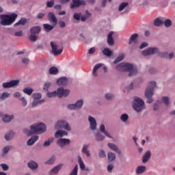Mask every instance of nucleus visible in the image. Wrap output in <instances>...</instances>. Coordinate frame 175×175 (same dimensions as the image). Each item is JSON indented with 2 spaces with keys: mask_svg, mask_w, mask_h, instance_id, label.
Segmentation results:
<instances>
[{
  "mask_svg": "<svg viewBox=\"0 0 175 175\" xmlns=\"http://www.w3.org/2000/svg\"><path fill=\"white\" fill-rule=\"evenodd\" d=\"M116 70L120 72H129V77L135 76L137 74V68L129 63H120L116 66Z\"/></svg>",
  "mask_w": 175,
  "mask_h": 175,
  "instance_id": "f257e3e1",
  "label": "nucleus"
},
{
  "mask_svg": "<svg viewBox=\"0 0 175 175\" xmlns=\"http://www.w3.org/2000/svg\"><path fill=\"white\" fill-rule=\"evenodd\" d=\"M30 131L28 129H25L23 131L24 133L27 135V136H31L32 135H35L38 133V135H40V133H44V131H46V124L43 123H39L36 124L31 125L30 127Z\"/></svg>",
  "mask_w": 175,
  "mask_h": 175,
  "instance_id": "f03ea898",
  "label": "nucleus"
},
{
  "mask_svg": "<svg viewBox=\"0 0 175 175\" xmlns=\"http://www.w3.org/2000/svg\"><path fill=\"white\" fill-rule=\"evenodd\" d=\"M157 87L156 81H150L148 84V88L145 91V97L146 98L147 103H152L154 100L152 99V96L154 95V89Z\"/></svg>",
  "mask_w": 175,
  "mask_h": 175,
  "instance_id": "7ed1b4c3",
  "label": "nucleus"
},
{
  "mask_svg": "<svg viewBox=\"0 0 175 175\" xmlns=\"http://www.w3.org/2000/svg\"><path fill=\"white\" fill-rule=\"evenodd\" d=\"M70 94V90L66 89L64 88H59L57 91H54L52 92H48L47 96L48 98H53L54 96H59V98H62L63 96H68Z\"/></svg>",
  "mask_w": 175,
  "mask_h": 175,
  "instance_id": "20e7f679",
  "label": "nucleus"
},
{
  "mask_svg": "<svg viewBox=\"0 0 175 175\" xmlns=\"http://www.w3.org/2000/svg\"><path fill=\"white\" fill-rule=\"evenodd\" d=\"M1 25H10L14 23L17 18V14H12L11 15H1Z\"/></svg>",
  "mask_w": 175,
  "mask_h": 175,
  "instance_id": "39448f33",
  "label": "nucleus"
},
{
  "mask_svg": "<svg viewBox=\"0 0 175 175\" xmlns=\"http://www.w3.org/2000/svg\"><path fill=\"white\" fill-rule=\"evenodd\" d=\"M133 108L137 113L142 111L146 109L144 106V101L143 99L139 97H134V101L133 102Z\"/></svg>",
  "mask_w": 175,
  "mask_h": 175,
  "instance_id": "423d86ee",
  "label": "nucleus"
},
{
  "mask_svg": "<svg viewBox=\"0 0 175 175\" xmlns=\"http://www.w3.org/2000/svg\"><path fill=\"white\" fill-rule=\"evenodd\" d=\"M55 129H66V131H70V126H69V124L66 122V121L60 120L58 121L55 126Z\"/></svg>",
  "mask_w": 175,
  "mask_h": 175,
  "instance_id": "0eeeda50",
  "label": "nucleus"
},
{
  "mask_svg": "<svg viewBox=\"0 0 175 175\" xmlns=\"http://www.w3.org/2000/svg\"><path fill=\"white\" fill-rule=\"evenodd\" d=\"M51 47L52 49V53L54 55H61V54H62V51L64 49H62V48L58 49V45L55 44V42H51Z\"/></svg>",
  "mask_w": 175,
  "mask_h": 175,
  "instance_id": "6e6552de",
  "label": "nucleus"
},
{
  "mask_svg": "<svg viewBox=\"0 0 175 175\" xmlns=\"http://www.w3.org/2000/svg\"><path fill=\"white\" fill-rule=\"evenodd\" d=\"M159 51L157 48H148V49L142 51V55L147 56V55H152V54H158Z\"/></svg>",
  "mask_w": 175,
  "mask_h": 175,
  "instance_id": "1a4fd4ad",
  "label": "nucleus"
},
{
  "mask_svg": "<svg viewBox=\"0 0 175 175\" xmlns=\"http://www.w3.org/2000/svg\"><path fill=\"white\" fill-rule=\"evenodd\" d=\"M83 107V100H79L75 104H70L68 105V107L70 110H78V109H81Z\"/></svg>",
  "mask_w": 175,
  "mask_h": 175,
  "instance_id": "9d476101",
  "label": "nucleus"
},
{
  "mask_svg": "<svg viewBox=\"0 0 175 175\" xmlns=\"http://www.w3.org/2000/svg\"><path fill=\"white\" fill-rule=\"evenodd\" d=\"M86 2L85 0H72V3L70 4V9H75V8H79L81 5H85Z\"/></svg>",
  "mask_w": 175,
  "mask_h": 175,
  "instance_id": "9b49d317",
  "label": "nucleus"
},
{
  "mask_svg": "<svg viewBox=\"0 0 175 175\" xmlns=\"http://www.w3.org/2000/svg\"><path fill=\"white\" fill-rule=\"evenodd\" d=\"M18 83H20L18 80H12L10 82L3 83V87L4 88H12V87H16V85H18Z\"/></svg>",
  "mask_w": 175,
  "mask_h": 175,
  "instance_id": "f8f14e48",
  "label": "nucleus"
},
{
  "mask_svg": "<svg viewBox=\"0 0 175 175\" xmlns=\"http://www.w3.org/2000/svg\"><path fill=\"white\" fill-rule=\"evenodd\" d=\"M48 18L50 23L53 24V25H57L58 20L57 19V17H55L54 12H49Z\"/></svg>",
  "mask_w": 175,
  "mask_h": 175,
  "instance_id": "ddd939ff",
  "label": "nucleus"
},
{
  "mask_svg": "<svg viewBox=\"0 0 175 175\" xmlns=\"http://www.w3.org/2000/svg\"><path fill=\"white\" fill-rule=\"evenodd\" d=\"M88 120L90 124V129L95 131L96 129V120L92 116H89Z\"/></svg>",
  "mask_w": 175,
  "mask_h": 175,
  "instance_id": "4468645a",
  "label": "nucleus"
},
{
  "mask_svg": "<svg viewBox=\"0 0 175 175\" xmlns=\"http://www.w3.org/2000/svg\"><path fill=\"white\" fill-rule=\"evenodd\" d=\"M70 143V140L68 139H59L57 142V144H58V146H59V147H64V146H66L68 144H69Z\"/></svg>",
  "mask_w": 175,
  "mask_h": 175,
  "instance_id": "2eb2a0df",
  "label": "nucleus"
},
{
  "mask_svg": "<svg viewBox=\"0 0 175 175\" xmlns=\"http://www.w3.org/2000/svg\"><path fill=\"white\" fill-rule=\"evenodd\" d=\"M137 38H139V34L137 33L131 35L129 38V44H136V43H137Z\"/></svg>",
  "mask_w": 175,
  "mask_h": 175,
  "instance_id": "dca6fc26",
  "label": "nucleus"
},
{
  "mask_svg": "<svg viewBox=\"0 0 175 175\" xmlns=\"http://www.w3.org/2000/svg\"><path fill=\"white\" fill-rule=\"evenodd\" d=\"M113 35H114V32L110 31L107 36V42L109 46H114V39L113 38Z\"/></svg>",
  "mask_w": 175,
  "mask_h": 175,
  "instance_id": "f3484780",
  "label": "nucleus"
},
{
  "mask_svg": "<svg viewBox=\"0 0 175 175\" xmlns=\"http://www.w3.org/2000/svg\"><path fill=\"white\" fill-rule=\"evenodd\" d=\"M64 164H59L58 165L54 167L52 170H50L49 174H57L61 169H62Z\"/></svg>",
  "mask_w": 175,
  "mask_h": 175,
  "instance_id": "a211bd4d",
  "label": "nucleus"
},
{
  "mask_svg": "<svg viewBox=\"0 0 175 175\" xmlns=\"http://www.w3.org/2000/svg\"><path fill=\"white\" fill-rule=\"evenodd\" d=\"M108 147L112 150V151H115L116 154H118L119 155H121V150L118 149V146H116L114 144L109 143Z\"/></svg>",
  "mask_w": 175,
  "mask_h": 175,
  "instance_id": "6ab92c4d",
  "label": "nucleus"
},
{
  "mask_svg": "<svg viewBox=\"0 0 175 175\" xmlns=\"http://www.w3.org/2000/svg\"><path fill=\"white\" fill-rule=\"evenodd\" d=\"M38 140H39V136H33L27 141V146H33V144H35L36 142H38Z\"/></svg>",
  "mask_w": 175,
  "mask_h": 175,
  "instance_id": "aec40b11",
  "label": "nucleus"
},
{
  "mask_svg": "<svg viewBox=\"0 0 175 175\" xmlns=\"http://www.w3.org/2000/svg\"><path fill=\"white\" fill-rule=\"evenodd\" d=\"M146 167L144 165H139L136 168L135 173L137 175L143 174L146 170Z\"/></svg>",
  "mask_w": 175,
  "mask_h": 175,
  "instance_id": "412c9836",
  "label": "nucleus"
},
{
  "mask_svg": "<svg viewBox=\"0 0 175 175\" xmlns=\"http://www.w3.org/2000/svg\"><path fill=\"white\" fill-rule=\"evenodd\" d=\"M150 158H151V152H150V150H148L143 156V158H142L143 163H147V162H148Z\"/></svg>",
  "mask_w": 175,
  "mask_h": 175,
  "instance_id": "4be33fe9",
  "label": "nucleus"
},
{
  "mask_svg": "<svg viewBox=\"0 0 175 175\" xmlns=\"http://www.w3.org/2000/svg\"><path fill=\"white\" fill-rule=\"evenodd\" d=\"M159 55L161 58H167V57H168L169 59H172V58H173L174 57V53H170L168 55L167 52L160 53H159Z\"/></svg>",
  "mask_w": 175,
  "mask_h": 175,
  "instance_id": "5701e85b",
  "label": "nucleus"
},
{
  "mask_svg": "<svg viewBox=\"0 0 175 175\" xmlns=\"http://www.w3.org/2000/svg\"><path fill=\"white\" fill-rule=\"evenodd\" d=\"M64 136H68V132L59 130L55 134V137H64Z\"/></svg>",
  "mask_w": 175,
  "mask_h": 175,
  "instance_id": "b1692460",
  "label": "nucleus"
},
{
  "mask_svg": "<svg viewBox=\"0 0 175 175\" xmlns=\"http://www.w3.org/2000/svg\"><path fill=\"white\" fill-rule=\"evenodd\" d=\"M100 131L101 132V133H104V135H105V136H107V137H109L110 139H111V135H110L109 132H107V131H106L105 124H101L100 126Z\"/></svg>",
  "mask_w": 175,
  "mask_h": 175,
  "instance_id": "393cba45",
  "label": "nucleus"
},
{
  "mask_svg": "<svg viewBox=\"0 0 175 175\" xmlns=\"http://www.w3.org/2000/svg\"><path fill=\"white\" fill-rule=\"evenodd\" d=\"M57 83L58 85H66L68 84V79L66 77H62L57 79Z\"/></svg>",
  "mask_w": 175,
  "mask_h": 175,
  "instance_id": "a878e982",
  "label": "nucleus"
},
{
  "mask_svg": "<svg viewBox=\"0 0 175 175\" xmlns=\"http://www.w3.org/2000/svg\"><path fill=\"white\" fill-rule=\"evenodd\" d=\"M102 66H103V64L102 63H99L97 64L94 66V68H93V76L96 77L98 76V74H96V71L98 70V69H99V68H102Z\"/></svg>",
  "mask_w": 175,
  "mask_h": 175,
  "instance_id": "bb28decb",
  "label": "nucleus"
},
{
  "mask_svg": "<svg viewBox=\"0 0 175 175\" xmlns=\"http://www.w3.org/2000/svg\"><path fill=\"white\" fill-rule=\"evenodd\" d=\"M40 32V27H33L30 29V33L31 35H36V33H39Z\"/></svg>",
  "mask_w": 175,
  "mask_h": 175,
  "instance_id": "cd10ccee",
  "label": "nucleus"
},
{
  "mask_svg": "<svg viewBox=\"0 0 175 175\" xmlns=\"http://www.w3.org/2000/svg\"><path fill=\"white\" fill-rule=\"evenodd\" d=\"M103 54H104V55H106L107 57H111L113 51H111V50H110V49L109 48H105L103 51Z\"/></svg>",
  "mask_w": 175,
  "mask_h": 175,
  "instance_id": "c85d7f7f",
  "label": "nucleus"
},
{
  "mask_svg": "<svg viewBox=\"0 0 175 175\" xmlns=\"http://www.w3.org/2000/svg\"><path fill=\"white\" fill-rule=\"evenodd\" d=\"M13 118H14V116L4 115V116L3 117V122H10V121H12Z\"/></svg>",
  "mask_w": 175,
  "mask_h": 175,
  "instance_id": "c756f323",
  "label": "nucleus"
},
{
  "mask_svg": "<svg viewBox=\"0 0 175 175\" xmlns=\"http://www.w3.org/2000/svg\"><path fill=\"white\" fill-rule=\"evenodd\" d=\"M89 147H90V145H83L82 148V152L83 154H85L87 157H90V152L88 151Z\"/></svg>",
  "mask_w": 175,
  "mask_h": 175,
  "instance_id": "7c9ffc66",
  "label": "nucleus"
},
{
  "mask_svg": "<svg viewBox=\"0 0 175 175\" xmlns=\"http://www.w3.org/2000/svg\"><path fill=\"white\" fill-rule=\"evenodd\" d=\"M78 162L79 164L80 169H81L82 170H85V164H84V162L83 161V159L80 156H79Z\"/></svg>",
  "mask_w": 175,
  "mask_h": 175,
  "instance_id": "2f4dec72",
  "label": "nucleus"
},
{
  "mask_svg": "<svg viewBox=\"0 0 175 175\" xmlns=\"http://www.w3.org/2000/svg\"><path fill=\"white\" fill-rule=\"evenodd\" d=\"M14 137V133H13L12 131H10L5 135V139L8 142H9V140H12V138Z\"/></svg>",
  "mask_w": 175,
  "mask_h": 175,
  "instance_id": "473e14b6",
  "label": "nucleus"
},
{
  "mask_svg": "<svg viewBox=\"0 0 175 175\" xmlns=\"http://www.w3.org/2000/svg\"><path fill=\"white\" fill-rule=\"evenodd\" d=\"M49 75H58V68H57V67H51L49 68Z\"/></svg>",
  "mask_w": 175,
  "mask_h": 175,
  "instance_id": "72a5a7b5",
  "label": "nucleus"
},
{
  "mask_svg": "<svg viewBox=\"0 0 175 175\" xmlns=\"http://www.w3.org/2000/svg\"><path fill=\"white\" fill-rule=\"evenodd\" d=\"M43 27L46 32H50L52 29H54V26L50 25L49 24H44Z\"/></svg>",
  "mask_w": 175,
  "mask_h": 175,
  "instance_id": "f704fd0d",
  "label": "nucleus"
},
{
  "mask_svg": "<svg viewBox=\"0 0 175 175\" xmlns=\"http://www.w3.org/2000/svg\"><path fill=\"white\" fill-rule=\"evenodd\" d=\"M95 137L96 142H102L103 140H105V136H103L100 133H97L96 134H95Z\"/></svg>",
  "mask_w": 175,
  "mask_h": 175,
  "instance_id": "c9c22d12",
  "label": "nucleus"
},
{
  "mask_svg": "<svg viewBox=\"0 0 175 175\" xmlns=\"http://www.w3.org/2000/svg\"><path fill=\"white\" fill-rule=\"evenodd\" d=\"M126 6H129V3L128 2L122 3L118 8L119 12H122V10H124Z\"/></svg>",
  "mask_w": 175,
  "mask_h": 175,
  "instance_id": "e433bc0d",
  "label": "nucleus"
},
{
  "mask_svg": "<svg viewBox=\"0 0 175 175\" xmlns=\"http://www.w3.org/2000/svg\"><path fill=\"white\" fill-rule=\"evenodd\" d=\"M27 24V18H22L18 23L14 25V27H17V25H25Z\"/></svg>",
  "mask_w": 175,
  "mask_h": 175,
  "instance_id": "4c0bfd02",
  "label": "nucleus"
},
{
  "mask_svg": "<svg viewBox=\"0 0 175 175\" xmlns=\"http://www.w3.org/2000/svg\"><path fill=\"white\" fill-rule=\"evenodd\" d=\"M28 166L30 169H38V163L33 161H29L28 163Z\"/></svg>",
  "mask_w": 175,
  "mask_h": 175,
  "instance_id": "58836bf2",
  "label": "nucleus"
},
{
  "mask_svg": "<svg viewBox=\"0 0 175 175\" xmlns=\"http://www.w3.org/2000/svg\"><path fill=\"white\" fill-rule=\"evenodd\" d=\"M124 58H125V55L124 54L120 55L114 61H113V64H118V62H121V61H122V59H124Z\"/></svg>",
  "mask_w": 175,
  "mask_h": 175,
  "instance_id": "ea45409f",
  "label": "nucleus"
},
{
  "mask_svg": "<svg viewBox=\"0 0 175 175\" xmlns=\"http://www.w3.org/2000/svg\"><path fill=\"white\" fill-rule=\"evenodd\" d=\"M108 161L109 162H113L116 159V154L113 152H108Z\"/></svg>",
  "mask_w": 175,
  "mask_h": 175,
  "instance_id": "a19ab883",
  "label": "nucleus"
},
{
  "mask_svg": "<svg viewBox=\"0 0 175 175\" xmlns=\"http://www.w3.org/2000/svg\"><path fill=\"white\" fill-rule=\"evenodd\" d=\"M163 24V21H162L159 18H157L154 21V25L155 27H160V25H162Z\"/></svg>",
  "mask_w": 175,
  "mask_h": 175,
  "instance_id": "79ce46f5",
  "label": "nucleus"
},
{
  "mask_svg": "<svg viewBox=\"0 0 175 175\" xmlns=\"http://www.w3.org/2000/svg\"><path fill=\"white\" fill-rule=\"evenodd\" d=\"M43 102H44V100H35L33 101L31 106L33 107H36V106H38V105H40V103H43Z\"/></svg>",
  "mask_w": 175,
  "mask_h": 175,
  "instance_id": "37998d69",
  "label": "nucleus"
},
{
  "mask_svg": "<svg viewBox=\"0 0 175 175\" xmlns=\"http://www.w3.org/2000/svg\"><path fill=\"white\" fill-rule=\"evenodd\" d=\"M55 162V156H52L47 161L45 162L46 165H53Z\"/></svg>",
  "mask_w": 175,
  "mask_h": 175,
  "instance_id": "c03bdc74",
  "label": "nucleus"
},
{
  "mask_svg": "<svg viewBox=\"0 0 175 175\" xmlns=\"http://www.w3.org/2000/svg\"><path fill=\"white\" fill-rule=\"evenodd\" d=\"M23 92L25 94H27V95H32V92H33V89L32 88H25L23 90Z\"/></svg>",
  "mask_w": 175,
  "mask_h": 175,
  "instance_id": "a18cd8bd",
  "label": "nucleus"
},
{
  "mask_svg": "<svg viewBox=\"0 0 175 175\" xmlns=\"http://www.w3.org/2000/svg\"><path fill=\"white\" fill-rule=\"evenodd\" d=\"M79 172V166L77 165L75 166L74 169L71 171L69 175H77Z\"/></svg>",
  "mask_w": 175,
  "mask_h": 175,
  "instance_id": "49530a36",
  "label": "nucleus"
},
{
  "mask_svg": "<svg viewBox=\"0 0 175 175\" xmlns=\"http://www.w3.org/2000/svg\"><path fill=\"white\" fill-rule=\"evenodd\" d=\"M32 98H34V100H39L42 98V94L40 93H34L32 94Z\"/></svg>",
  "mask_w": 175,
  "mask_h": 175,
  "instance_id": "de8ad7c7",
  "label": "nucleus"
},
{
  "mask_svg": "<svg viewBox=\"0 0 175 175\" xmlns=\"http://www.w3.org/2000/svg\"><path fill=\"white\" fill-rule=\"evenodd\" d=\"M53 142H54V138H51L48 141H45L43 144L44 147H48V146H50Z\"/></svg>",
  "mask_w": 175,
  "mask_h": 175,
  "instance_id": "09e8293b",
  "label": "nucleus"
},
{
  "mask_svg": "<svg viewBox=\"0 0 175 175\" xmlns=\"http://www.w3.org/2000/svg\"><path fill=\"white\" fill-rule=\"evenodd\" d=\"M165 27L169 28V27L172 26V21L170 19H167L163 23Z\"/></svg>",
  "mask_w": 175,
  "mask_h": 175,
  "instance_id": "8fccbe9b",
  "label": "nucleus"
},
{
  "mask_svg": "<svg viewBox=\"0 0 175 175\" xmlns=\"http://www.w3.org/2000/svg\"><path fill=\"white\" fill-rule=\"evenodd\" d=\"M129 118V117L128 116V114H126V113L122 114L120 116V119H121L122 121H123V122H125L126 121H128Z\"/></svg>",
  "mask_w": 175,
  "mask_h": 175,
  "instance_id": "3c124183",
  "label": "nucleus"
},
{
  "mask_svg": "<svg viewBox=\"0 0 175 175\" xmlns=\"http://www.w3.org/2000/svg\"><path fill=\"white\" fill-rule=\"evenodd\" d=\"M162 100H163V103L165 105V106H169V104L170 103L169 101V97L164 96L162 98Z\"/></svg>",
  "mask_w": 175,
  "mask_h": 175,
  "instance_id": "603ef678",
  "label": "nucleus"
},
{
  "mask_svg": "<svg viewBox=\"0 0 175 175\" xmlns=\"http://www.w3.org/2000/svg\"><path fill=\"white\" fill-rule=\"evenodd\" d=\"M10 96V94L8 92H3L0 96V99H6V98H9Z\"/></svg>",
  "mask_w": 175,
  "mask_h": 175,
  "instance_id": "864d4df0",
  "label": "nucleus"
},
{
  "mask_svg": "<svg viewBox=\"0 0 175 175\" xmlns=\"http://www.w3.org/2000/svg\"><path fill=\"white\" fill-rule=\"evenodd\" d=\"M19 100H21L22 106L23 107H25V106H27V100H25V97H22V98H19Z\"/></svg>",
  "mask_w": 175,
  "mask_h": 175,
  "instance_id": "5fc2aeb1",
  "label": "nucleus"
},
{
  "mask_svg": "<svg viewBox=\"0 0 175 175\" xmlns=\"http://www.w3.org/2000/svg\"><path fill=\"white\" fill-rule=\"evenodd\" d=\"M98 157L100 158H106V153L105 152V150H100Z\"/></svg>",
  "mask_w": 175,
  "mask_h": 175,
  "instance_id": "6e6d98bb",
  "label": "nucleus"
},
{
  "mask_svg": "<svg viewBox=\"0 0 175 175\" xmlns=\"http://www.w3.org/2000/svg\"><path fill=\"white\" fill-rule=\"evenodd\" d=\"M29 40L31 41V42H36V40H38V36H35L33 34H31L30 36H29Z\"/></svg>",
  "mask_w": 175,
  "mask_h": 175,
  "instance_id": "4d7b16f0",
  "label": "nucleus"
},
{
  "mask_svg": "<svg viewBox=\"0 0 175 175\" xmlns=\"http://www.w3.org/2000/svg\"><path fill=\"white\" fill-rule=\"evenodd\" d=\"M54 0H51L50 1L46 2L47 8H53L54 6Z\"/></svg>",
  "mask_w": 175,
  "mask_h": 175,
  "instance_id": "13d9d810",
  "label": "nucleus"
},
{
  "mask_svg": "<svg viewBox=\"0 0 175 175\" xmlns=\"http://www.w3.org/2000/svg\"><path fill=\"white\" fill-rule=\"evenodd\" d=\"M81 16V14H79V13L74 14L75 20H77L78 21H80Z\"/></svg>",
  "mask_w": 175,
  "mask_h": 175,
  "instance_id": "bf43d9fd",
  "label": "nucleus"
},
{
  "mask_svg": "<svg viewBox=\"0 0 175 175\" xmlns=\"http://www.w3.org/2000/svg\"><path fill=\"white\" fill-rule=\"evenodd\" d=\"M113 98V94H105V98L107 99V100H111Z\"/></svg>",
  "mask_w": 175,
  "mask_h": 175,
  "instance_id": "052dcab7",
  "label": "nucleus"
},
{
  "mask_svg": "<svg viewBox=\"0 0 175 175\" xmlns=\"http://www.w3.org/2000/svg\"><path fill=\"white\" fill-rule=\"evenodd\" d=\"M50 85H51V84L50 83H46L44 85V88L43 90L44 91H48L49 88H50Z\"/></svg>",
  "mask_w": 175,
  "mask_h": 175,
  "instance_id": "680f3d73",
  "label": "nucleus"
},
{
  "mask_svg": "<svg viewBox=\"0 0 175 175\" xmlns=\"http://www.w3.org/2000/svg\"><path fill=\"white\" fill-rule=\"evenodd\" d=\"M114 167V165H113V164H110L107 166V172H109V173H111Z\"/></svg>",
  "mask_w": 175,
  "mask_h": 175,
  "instance_id": "e2e57ef3",
  "label": "nucleus"
},
{
  "mask_svg": "<svg viewBox=\"0 0 175 175\" xmlns=\"http://www.w3.org/2000/svg\"><path fill=\"white\" fill-rule=\"evenodd\" d=\"M22 62H23V64H25V65H28V64H29V59L25 58V57L23 58Z\"/></svg>",
  "mask_w": 175,
  "mask_h": 175,
  "instance_id": "0e129e2a",
  "label": "nucleus"
},
{
  "mask_svg": "<svg viewBox=\"0 0 175 175\" xmlns=\"http://www.w3.org/2000/svg\"><path fill=\"white\" fill-rule=\"evenodd\" d=\"M148 46V44L147 42H142V44L139 46L140 50L144 49V47H147Z\"/></svg>",
  "mask_w": 175,
  "mask_h": 175,
  "instance_id": "69168bd1",
  "label": "nucleus"
},
{
  "mask_svg": "<svg viewBox=\"0 0 175 175\" xmlns=\"http://www.w3.org/2000/svg\"><path fill=\"white\" fill-rule=\"evenodd\" d=\"M1 166L3 170H8L9 169V166L6 164L2 163L1 164Z\"/></svg>",
  "mask_w": 175,
  "mask_h": 175,
  "instance_id": "338daca9",
  "label": "nucleus"
},
{
  "mask_svg": "<svg viewBox=\"0 0 175 175\" xmlns=\"http://www.w3.org/2000/svg\"><path fill=\"white\" fill-rule=\"evenodd\" d=\"M14 35L16 36H23V31H16L15 32Z\"/></svg>",
  "mask_w": 175,
  "mask_h": 175,
  "instance_id": "774afa93",
  "label": "nucleus"
}]
</instances>
